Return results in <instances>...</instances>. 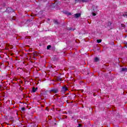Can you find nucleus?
Wrapping results in <instances>:
<instances>
[{
	"label": "nucleus",
	"mask_w": 127,
	"mask_h": 127,
	"mask_svg": "<svg viewBox=\"0 0 127 127\" xmlns=\"http://www.w3.org/2000/svg\"><path fill=\"white\" fill-rule=\"evenodd\" d=\"M68 91V88H67V87H65V86H63L62 88V90H61V93L62 94H65V92Z\"/></svg>",
	"instance_id": "obj_1"
},
{
	"label": "nucleus",
	"mask_w": 127,
	"mask_h": 127,
	"mask_svg": "<svg viewBox=\"0 0 127 127\" xmlns=\"http://www.w3.org/2000/svg\"><path fill=\"white\" fill-rule=\"evenodd\" d=\"M50 92L52 93H54V94H57V93H59V90H58V88H54L52 89H51L50 90Z\"/></svg>",
	"instance_id": "obj_2"
},
{
	"label": "nucleus",
	"mask_w": 127,
	"mask_h": 127,
	"mask_svg": "<svg viewBox=\"0 0 127 127\" xmlns=\"http://www.w3.org/2000/svg\"><path fill=\"white\" fill-rule=\"evenodd\" d=\"M120 72H127V67L121 68Z\"/></svg>",
	"instance_id": "obj_3"
},
{
	"label": "nucleus",
	"mask_w": 127,
	"mask_h": 127,
	"mask_svg": "<svg viewBox=\"0 0 127 127\" xmlns=\"http://www.w3.org/2000/svg\"><path fill=\"white\" fill-rule=\"evenodd\" d=\"M81 16L80 13H76L74 14V17H75L76 18H78V17H80Z\"/></svg>",
	"instance_id": "obj_4"
},
{
	"label": "nucleus",
	"mask_w": 127,
	"mask_h": 127,
	"mask_svg": "<svg viewBox=\"0 0 127 127\" xmlns=\"http://www.w3.org/2000/svg\"><path fill=\"white\" fill-rule=\"evenodd\" d=\"M107 25H108V27H110V28H111V29H112V28H111V26H112V23L111 22H108L107 23Z\"/></svg>",
	"instance_id": "obj_5"
},
{
	"label": "nucleus",
	"mask_w": 127,
	"mask_h": 127,
	"mask_svg": "<svg viewBox=\"0 0 127 127\" xmlns=\"http://www.w3.org/2000/svg\"><path fill=\"white\" fill-rule=\"evenodd\" d=\"M37 87L35 88V87H33L32 88V92L33 93H35V92H36V91H37Z\"/></svg>",
	"instance_id": "obj_6"
},
{
	"label": "nucleus",
	"mask_w": 127,
	"mask_h": 127,
	"mask_svg": "<svg viewBox=\"0 0 127 127\" xmlns=\"http://www.w3.org/2000/svg\"><path fill=\"white\" fill-rule=\"evenodd\" d=\"M11 10H12V9L10 7H8L6 9V11H7V12H10V11H11Z\"/></svg>",
	"instance_id": "obj_7"
},
{
	"label": "nucleus",
	"mask_w": 127,
	"mask_h": 127,
	"mask_svg": "<svg viewBox=\"0 0 127 127\" xmlns=\"http://www.w3.org/2000/svg\"><path fill=\"white\" fill-rule=\"evenodd\" d=\"M92 7L93 8L94 11H97V10H98V9L97 8V6L95 7V6H93Z\"/></svg>",
	"instance_id": "obj_8"
},
{
	"label": "nucleus",
	"mask_w": 127,
	"mask_h": 127,
	"mask_svg": "<svg viewBox=\"0 0 127 127\" xmlns=\"http://www.w3.org/2000/svg\"><path fill=\"white\" fill-rule=\"evenodd\" d=\"M89 0H79V2L82 1V2H87Z\"/></svg>",
	"instance_id": "obj_9"
},
{
	"label": "nucleus",
	"mask_w": 127,
	"mask_h": 127,
	"mask_svg": "<svg viewBox=\"0 0 127 127\" xmlns=\"http://www.w3.org/2000/svg\"><path fill=\"white\" fill-rule=\"evenodd\" d=\"M94 61H95V62H98V61H99V58H95L94 59Z\"/></svg>",
	"instance_id": "obj_10"
},
{
	"label": "nucleus",
	"mask_w": 127,
	"mask_h": 127,
	"mask_svg": "<svg viewBox=\"0 0 127 127\" xmlns=\"http://www.w3.org/2000/svg\"><path fill=\"white\" fill-rule=\"evenodd\" d=\"M54 23H55V24H58V20H55L54 21Z\"/></svg>",
	"instance_id": "obj_11"
},
{
	"label": "nucleus",
	"mask_w": 127,
	"mask_h": 127,
	"mask_svg": "<svg viewBox=\"0 0 127 127\" xmlns=\"http://www.w3.org/2000/svg\"><path fill=\"white\" fill-rule=\"evenodd\" d=\"M97 43H101V42H102V40L101 39L97 40Z\"/></svg>",
	"instance_id": "obj_12"
},
{
	"label": "nucleus",
	"mask_w": 127,
	"mask_h": 127,
	"mask_svg": "<svg viewBox=\"0 0 127 127\" xmlns=\"http://www.w3.org/2000/svg\"><path fill=\"white\" fill-rule=\"evenodd\" d=\"M121 26H122V27H124V28L126 27V25H125L123 24H121Z\"/></svg>",
	"instance_id": "obj_13"
},
{
	"label": "nucleus",
	"mask_w": 127,
	"mask_h": 127,
	"mask_svg": "<svg viewBox=\"0 0 127 127\" xmlns=\"http://www.w3.org/2000/svg\"><path fill=\"white\" fill-rule=\"evenodd\" d=\"M96 14H95V13H94V12H92V15H93V16H96Z\"/></svg>",
	"instance_id": "obj_14"
},
{
	"label": "nucleus",
	"mask_w": 127,
	"mask_h": 127,
	"mask_svg": "<svg viewBox=\"0 0 127 127\" xmlns=\"http://www.w3.org/2000/svg\"><path fill=\"white\" fill-rule=\"evenodd\" d=\"M76 2H80V1L79 0H75Z\"/></svg>",
	"instance_id": "obj_15"
},
{
	"label": "nucleus",
	"mask_w": 127,
	"mask_h": 127,
	"mask_svg": "<svg viewBox=\"0 0 127 127\" xmlns=\"http://www.w3.org/2000/svg\"><path fill=\"white\" fill-rule=\"evenodd\" d=\"M21 110H22V111H24V110H25V108H22L21 109Z\"/></svg>",
	"instance_id": "obj_16"
},
{
	"label": "nucleus",
	"mask_w": 127,
	"mask_h": 127,
	"mask_svg": "<svg viewBox=\"0 0 127 127\" xmlns=\"http://www.w3.org/2000/svg\"><path fill=\"white\" fill-rule=\"evenodd\" d=\"M67 15H71V13H70V12L68 13Z\"/></svg>",
	"instance_id": "obj_17"
},
{
	"label": "nucleus",
	"mask_w": 127,
	"mask_h": 127,
	"mask_svg": "<svg viewBox=\"0 0 127 127\" xmlns=\"http://www.w3.org/2000/svg\"><path fill=\"white\" fill-rule=\"evenodd\" d=\"M123 15H124V16H126L127 17V14H124Z\"/></svg>",
	"instance_id": "obj_18"
},
{
	"label": "nucleus",
	"mask_w": 127,
	"mask_h": 127,
	"mask_svg": "<svg viewBox=\"0 0 127 127\" xmlns=\"http://www.w3.org/2000/svg\"><path fill=\"white\" fill-rule=\"evenodd\" d=\"M48 47H51V46H48Z\"/></svg>",
	"instance_id": "obj_19"
},
{
	"label": "nucleus",
	"mask_w": 127,
	"mask_h": 127,
	"mask_svg": "<svg viewBox=\"0 0 127 127\" xmlns=\"http://www.w3.org/2000/svg\"><path fill=\"white\" fill-rule=\"evenodd\" d=\"M47 49H49V48L48 47H47Z\"/></svg>",
	"instance_id": "obj_20"
},
{
	"label": "nucleus",
	"mask_w": 127,
	"mask_h": 127,
	"mask_svg": "<svg viewBox=\"0 0 127 127\" xmlns=\"http://www.w3.org/2000/svg\"><path fill=\"white\" fill-rule=\"evenodd\" d=\"M79 127H81V125H79Z\"/></svg>",
	"instance_id": "obj_21"
}]
</instances>
